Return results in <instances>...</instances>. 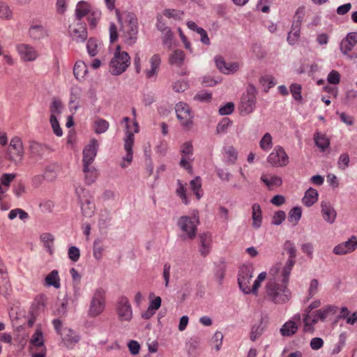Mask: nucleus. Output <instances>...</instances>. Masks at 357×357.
<instances>
[{
    "label": "nucleus",
    "mask_w": 357,
    "mask_h": 357,
    "mask_svg": "<svg viewBox=\"0 0 357 357\" xmlns=\"http://www.w3.org/2000/svg\"><path fill=\"white\" fill-rule=\"evenodd\" d=\"M288 284L280 280V278L269 279L265 287L264 298L275 303L284 304L287 303L291 296Z\"/></svg>",
    "instance_id": "f257e3e1"
},
{
    "label": "nucleus",
    "mask_w": 357,
    "mask_h": 357,
    "mask_svg": "<svg viewBox=\"0 0 357 357\" xmlns=\"http://www.w3.org/2000/svg\"><path fill=\"white\" fill-rule=\"evenodd\" d=\"M122 123L126 124V137L124 138V149L126 152V155L123 158V162L121 163L122 168H126L128 167L133 158L132 147L135 140V133L139 132V126L136 120L133 121L132 125L130 123V119L128 117H124L122 120Z\"/></svg>",
    "instance_id": "f03ea898"
},
{
    "label": "nucleus",
    "mask_w": 357,
    "mask_h": 357,
    "mask_svg": "<svg viewBox=\"0 0 357 357\" xmlns=\"http://www.w3.org/2000/svg\"><path fill=\"white\" fill-rule=\"evenodd\" d=\"M122 38L124 42L129 45H134L137 40L139 26L138 20L135 14L127 13L124 21L121 24Z\"/></svg>",
    "instance_id": "7ed1b4c3"
},
{
    "label": "nucleus",
    "mask_w": 357,
    "mask_h": 357,
    "mask_svg": "<svg viewBox=\"0 0 357 357\" xmlns=\"http://www.w3.org/2000/svg\"><path fill=\"white\" fill-rule=\"evenodd\" d=\"M106 305V291L102 288L98 287L96 289L92 294L89 310L88 316L95 318L101 314Z\"/></svg>",
    "instance_id": "20e7f679"
},
{
    "label": "nucleus",
    "mask_w": 357,
    "mask_h": 357,
    "mask_svg": "<svg viewBox=\"0 0 357 357\" xmlns=\"http://www.w3.org/2000/svg\"><path fill=\"white\" fill-rule=\"evenodd\" d=\"M130 56L128 52L121 51L118 46L109 63V71L112 75H119L126 70L130 64Z\"/></svg>",
    "instance_id": "39448f33"
},
{
    "label": "nucleus",
    "mask_w": 357,
    "mask_h": 357,
    "mask_svg": "<svg viewBox=\"0 0 357 357\" xmlns=\"http://www.w3.org/2000/svg\"><path fill=\"white\" fill-rule=\"evenodd\" d=\"M199 223L195 216H181L179 218L177 225L182 231L180 238L182 240H192L197 234V227Z\"/></svg>",
    "instance_id": "423d86ee"
},
{
    "label": "nucleus",
    "mask_w": 357,
    "mask_h": 357,
    "mask_svg": "<svg viewBox=\"0 0 357 357\" xmlns=\"http://www.w3.org/2000/svg\"><path fill=\"white\" fill-rule=\"evenodd\" d=\"M115 311L119 320L121 322H130L132 319V308L129 299L126 296H121L118 298Z\"/></svg>",
    "instance_id": "0eeeda50"
},
{
    "label": "nucleus",
    "mask_w": 357,
    "mask_h": 357,
    "mask_svg": "<svg viewBox=\"0 0 357 357\" xmlns=\"http://www.w3.org/2000/svg\"><path fill=\"white\" fill-rule=\"evenodd\" d=\"M256 105V89L254 86H249L246 93L241 99L239 110L241 114L247 115L252 113Z\"/></svg>",
    "instance_id": "6e6552de"
},
{
    "label": "nucleus",
    "mask_w": 357,
    "mask_h": 357,
    "mask_svg": "<svg viewBox=\"0 0 357 357\" xmlns=\"http://www.w3.org/2000/svg\"><path fill=\"white\" fill-rule=\"evenodd\" d=\"M24 147L21 138L19 137L12 138L6 152L8 159L16 164L20 163L24 158Z\"/></svg>",
    "instance_id": "1a4fd4ad"
},
{
    "label": "nucleus",
    "mask_w": 357,
    "mask_h": 357,
    "mask_svg": "<svg viewBox=\"0 0 357 357\" xmlns=\"http://www.w3.org/2000/svg\"><path fill=\"white\" fill-rule=\"evenodd\" d=\"M175 111L176 117L181 126L186 129L191 128L193 125V115L189 105L185 102H179L176 105Z\"/></svg>",
    "instance_id": "9d476101"
},
{
    "label": "nucleus",
    "mask_w": 357,
    "mask_h": 357,
    "mask_svg": "<svg viewBox=\"0 0 357 357\" xmlns=\"http://www.w3.org/2000/svg\"><path fill=\"white\" fill-rule=\"evenodd\" d=\"M267 162L275 167H286L289 162V158L283 147L275 146L267 157Z\"/></svg>",
    "instance_id": "9b49d317"
},
{
    "label": "nucleus",
    "mask_w": 357,
    "mask_h": 357,
    "mask_svg": "<svg viewBox=\"0 0 357 357\" xmlns=\"http://www.w3.org/2000/svg\"><path fill=\"white\" fill-rule=\"evenodd\" d=\"M193 152V146L190 142H186L181 145L180 149L181 158L179 164L181 167L185 169L189 172H191L192 170Z\"/></svg>",
    "instance_id": "f8f14e48"
},
{
    "label": "nucleus",
    "mask_w": 357,
    "mask_h": 357,
    "mask_svg": "<svg viewBox=\"0 0 357 357\" xmlns=\"http://www.w3.org/2000/svg\"><path fill=\"white\" fill-rule=\"evenodd\" d=\"M252 276V268L251 267L243 266L240 268L238 274V284L240 289L245 294L251 293L250 284Z\"/></svg>",
    "instance_id": "ddd939ff"
},
{
    "label": "nucleus",
    "mask_w": 357,
    "mask_h": 357,
    "mask_svg": "<svg viewBox=\"0 0 357 357\" xmlns=\"http://www.w3.org/2000/svg\"><path fill=\"white\" fill-rule=\"evenodd\" d=\"M357 44V32H351L343 38L340 44L341 52L349 59L357 58V54H350L354 46Z\"/></svg>",
    "instance_id": "4468645a"
},
{
    "label": "nucleus",
    "mask_w": 357,
    "mask_h": 357,
    "mask_svg": "<svg viewBox=\"0 0 357 357\" xmlns=\"http://www.w3.org/2000/svg\"><path fill=\"white\" fill-rule=\"evenodd\" d=\"M303 331L305 333H312L314 331V326L320 321L324 322L321 311L317 310L312 311L310 314H303Z\"/></svg>",
    "instance_id": "2eb2a0df"
},
{
    "label": "nucleus",
    "mask_w": 357,
    "mask_h": 357,
    "mask_svg": "<svg viewBox=\"0 0 357 357\" xmlns=\"http://www.w3.org/2000/svg\"><path fill=\"white\" fill-rule=\"evenodd\" d=\"M301 320V315L296 314L291 319L286 321L280 328V334L284 337H291L296 333L298 329V324Z\"/></svg>",
    "instance_id": "dca6fc26"
},
{
    "label": "nucleus",
    "mask_w": 357,
    "mask_h": 357,
    "mask_svg": "<svg viewBox=\"0 0 357 357\" xmlns=\"http://www.w3.org/2000/svg\"><path fill=\"white\" fill-rule=\"evenodd\" d=\"M16 50L21 59L24 61H33L38 57L37 50L28 44H19L16 46Z\"/></svg>",
    "instance_id": "f3484780"
},
{
    "label": "nucleus",
    "mask_w": 357,
    "mask_h": 357,
    "mask_svg": "<svg viewBox=\"0 0 357 357\" xmlns=\"http://www.w3.org/2000/svg\"><path fill=\"white\" fill-rule=\"evenodd\" d=\"M99 144L97 139H93L90 141L83 150V165H91L96 155Z\"/></svg>",
    "instance_id": "a211bd4d"
},
{
    "label": "nucleus",
    "mask_w": 357,
    "mask_h": 357,
    "mask_svg": "<svg viewBox=\"0 0 357 357\" xmlns=\"http://www.w3.org/2000/svg\"><path fill=\"white\" fill-rule=\"evenodd\" d=\"M69 34L76 42H84L86 40L88 34L86 24L78 22L74 25L69 26Z\"/></svg>",
    "instance_id": "6ab92c4d"
},
{
    "label": "nucleus",
    "mask_w": 357,
    "mask_h": 357,
    "mask_svg": "<svg viewBox=\"0 0 357 357\" xmlns=\"http://www.w3.org/2000/svg\"><path fill=\"white\" fill-rule=\"evenodd\" d=\"M149 67L144 70V73L148 79H155L158 76L160 66L161 64V57L160 54H155L151 56L149 60Z\"/></svg>",
    "instance_id": "aec40b11"
},
{
    "label": "nucleus",
    "mask_w": 357,
    "mask_h": 357,
    "mask_svg": "<svg viewBox=\"0 0 357 357\" xmlns=\"http://www.w3.org/2000/svg\"><path fill=\"white\" fill-rule=\"evenodd\" d=\"M11 291V284L10 282L7 270L0 259V294L3 296H7Z\"/></svg>",
    "instance_id": "412c9836"
},
{
    "label": "nucleus",
    "mask_w": 357,
    "mask_h": 357,
    "mask_svg": "<svg viewBox=\"0 0 357 357\" xmlns=\"http://www.w3.org/2000/svg\"><path fill=\"white\" fill-rule=\"evenodd\" d=\"M357 248V238L352 236L348 241L338 244L333 248V252L337 255H343L354 251Z\"/></svg>",
    "instance_id": "4be33fe9"
},
{
    "label": "nucleus",
    "mask_w": 357,
    "mask_h": 357,
    "mask_svg": "<svg viewBox=\"0 0 357 357\" xmlns=\"http://www.w3.org/2000/svg\"><path fill=\"white\" fill-rule=\"evenodd\" d=\"M28 33L34 40H41L47 36V30L40 22H32Z\"/></svg>",
    "instance_id": "5701e85b"
},
{
    "label": "nucleus",
    "mask_w": 357,
    "mask_h": 357,
    "mask_svg": "<svg viewBox=\"0 0 357 357\" xmlns=\"http://www.w3.org/2000/svg\"><path fill=\"white\" fill-rule=\"evenodd\" d=\"M60 336L61 337L64 344L68 348H72L80 340L77 333L68 328H63V331Z\"/></svg>",
    "instance_id": "b1692460"
},
{
    "label": "nucleus",
    "mask_w": 357,
    "mask_h": 357,
    "mask_svg": "<svg viewBox=\"0 0 357 357\" xmlns=\"http://www.w3.org/2000/svg\"><path fill=\"white\" fill-rule=\"evenodd\" d=\"M212 236L209 233H204L199 235V252L203 257L207 256L211 249Z\"/></svg>",
    "instance_id": "393cba45"
},
{
    "label": "nucleus",
    "mask_w": 357,
    "mask_h": 357,
    "mask_svg": "<svg viewBox=\"0 0 357 357\" xmlns=\"http://www.w3.org/2000/svg\"><path fill=\"white\" fill-rule=\"evenodd\" d=\"M321 215L325 221L333 224L336 218V211L329 202H322L321 204Z\"/></svg>",
    "instance_id": "a878e982"
},
{
    "label": "nucleus",
    "mask_w": 357,
    "mask_h": 357,
    "mask_svg": "<svg viewBox=\"0 0 357 357\" xmlns=\"http://www.w3.org/2000/svg\"><path fill=\"white\" fill-rule=\"evenodd\" d=\"M93 8L91 5L84 1H79L75 8V16L78 21H80L84 17L89 15Z\"/></svg>",
    "instance_id": "bb28decb"
},
{
    "label": "nucleus",
    "mask_w": 357,
    "mask_h": 357,
    "mask_svg": "<svg viewBox=\"0 0 357 357\" xmlns=\"http://www.w3.org/2000/svg\"><path fill=\"white\" fill-rule=\"evenodd\" d=\"M252 227L256 229H259L262 223V211L260 205L257 203L252 205Z\"/></svg>",
    "instance_id": "cd10ccee"
},
{
    "label": "nucleus",
    "mask_w": 357,
    "mask_h": 357,
    "mask_svg": "<svg viewBox=\"0 0 357 357\" xmlns=\"http://www.w3.org/2000/svg\"><path fill=\"white\" fill-rule=\"evenodd\" d=\"M261 181L271 190L275 187H279L282 183V180L280 176H272L271 174H262Z\"/></svg>",
    "instance_id": "c85d7f7f"
},
{
    "label": "nucleus",
    "mask_w": 357,
    "mask_h": 357,
    "mask_svg": "<svg viewBox=\"0 0 357 357\" xmlns=\"http://www.w3.org/2000/svg\"><path fill=\"white\" fill-rule=\"evenodd\" d=\"M83 172L84 174L85 183L87 185L94 183L98 177L96 169L91 165H83Z\"/></svg>",
    "instance_id": "c756f323"
},
{
    "label": "nucleus",
    "mask_w": 357,
    "mask_h": 357,
    "mask_svg": "<svg viewBox=\"0 0 357 357\" xmlns=\"http://www.w3.org/2000/svg\"><path fill=\"white\" fill-rule=\"evenodd\" d=\"M296 260L293 259H287L282 271L280 274H278L275 278H280V280L289 284V275L291 272V270L295 265Z\"/></svg>",
    "instance_id": "7c9ffc66"
},
{
    "label": "nucleus",
    "mask_w": 357,
    "mask_h": 357,
    "mask_svg": "<svg viewBox=\"0 0 357 357\" xmlns=\"http://www.w3.org/2000/svg\"><path fill=\"white\" fill-rule=\"evenodd\" d=\"M30 344L31 346V349L33 347L43 348L44 339L43 331L40 328H37L34 333L32 335L30 339Z\"/></svg>",
    "instance_id": "2f4dec72"
},
{
    "label": "nucleus",
    "mask_w": 357,
    "mask_h": 357,
    "mask_svg": "<svg viewBox=\"0 0 357 357\" xmlns=\"http://www.w3.org/2000/svg\"><path fill=\"white\" fill-rule=\"evenodd\" d=\"M314 140L315 144L322 151H325L328 148L330 145L329 139L326 137V135L324 133L317 132L314 135Z\"/></svg>",
    "instance_id": "473e14b6"
},
{
    "label": "nucleus",
    "mask_w": 357,
    "mask_h": 357,
    "mask_svg": "<svg viewBox=\"0 0 357 357\" xmlns=\"http://www.w3.org/2000/svg\"><path fill=\"white\" fill-rule=\"evenodd\" d=\"M318 192L317 190L310 188L308 189L303 198V203L306 206H312L315 202H317L318 199Z\"/></svg>",
    "instance_id": "72a5a7b5"
},
{
    "label": "nucleus",
    "mask_w": 357,
    "mask_h": 357,
    "mask_svg": "<svg viewBox=\"0 0 357 357\" xmlns=\"http://www.w3.org/2000/svg\"><path fill=\"white\" fill-rule=\"evenodd\" d=\"M45 283L48 287H54L59 289L61 286L59 272L56 270L52 271L45 278Z\"/></svg>",
    "instance_id": "f704fd0d"
},
{
    "label": "nucleus",
    "mask_w": 357,
    "mask_h": 357,
    "mask_svg": "<svg viewBox=\"0 0 357 357\" xmlns=\"http://www.w3.org/2000/svg\"><path fill=\"white\" fill-rule=\"evenodd\" d=\"M301 32V23L297 22L294 23L291 29L289 31L287 37V41L290 45H294L298 40Z\"/></svg>",
    "instance_id": "c9c22d12"
},
{
    "label": "nucleus",
    "mask_w": 357,
    "mask_h": 357,
    "mask_svg": "<svg viewBox=\"0 0 357 357\" xmlns=\"http://www.w3.org/2000/svg\"><path fill=\"white\" fill-rule=\"evenodd\" d=\"M13 17V11L5 1L0 0V20H10Z\"/></svg>",
    "instance_id": "e433bc0d"
},
{
    "label": "nucleus",
    "mask_w": 357,
    "mask_h": 357,
    "mask_svg": "<svg viewBox=\"0 0 357 357\" xmlns=\"http://www.w3.org/2000/svg\"><path fill=\"white\" fill-rule=\"evenodd\" d=\"M40 241L43 246L46 248L50 254L53 253V246L54 238L52 234L50 233H43L40 235Z\"/></svg>",
    "instance_id": "4c0bfd02"
},
{
    "label": "nucleus",
    "mask_w": 357,
    "mask_h": 357,
    "mask_svg": "<svg viewBox=\"0 0 357 357\" xmlns=\"http://www.w3.org/2000/svg\"><path fill=\"white\" fill-rule=\"evenodd\" d=\"M224 154L229 164H234L238 158V152L233 146L224 147Z\"/></svg>",
    "instance_id": "58836bf2"
},
{
    "label": "nucleus",
    "mask_w": 357,
    "mask_h": 357,
    "mask_svg": "<svg viewBox=\"0 0 357 357\" xmlns=\"http://www.w3.org/2000/svg\"><path fill=\"white\" fill-rule=\"evenodd\" d=\"M185 59V54L181 50H176L169 56V63L172 65L181 66Z\"/></svg>",
    "instance_id": "ea45409f"
},
{
    "label": "nucleus",
    "mask_w": 357,
    "mask_h": 357,
    "mask_svg": "<svg viewBox=\"0 0 357 357\" xmlns=\"http://www.w3.org/2000/svg\"><path fill=\"white\" fill-rule=\"evenodd\" d=\"M81 208L84 216L91 218L94 214L95 204L90 199H86L82 203Z\"/></svg>",
    "instance_id": "a19ab883"
},
{
    "label": "nucleus",
    "mask_w": 357,
    "mask_h": 357,
    "mask_svg": "<svg viewBox=\"0 0 357 357\" xmlns=\"http://www.w3.org/2000/svg\"><path fill=\"white\" fill-rule=\"evenodd\" d=\"M319 310L322 317L326 321L337 312L338 307L335 305H327L319 309Z\"/></svg>",
    "instance_id": "79ce46f5"
},
{
    "label": "nucleus",
    "mask_w": 357,
    "mask_h": 357,
    "mask_svg": "<svg viewBox=\"0 0 357 357\" xmlns=\"http://www.w3.org/2000/svg\"><path fill=\"white\" fill-rule=\"evenodd\" d=\"M87 73V66L84 62L79 61L75 64L73 68V73L76 79H79L83 78Z\"/></svg>",
    "instance_id": "37998d69"
},
{
    "label": "nucleus",
    "mask_w": 357,
    "mask_h": 357,
    "mask_svg": "<svg viewBox=\"0 0 357 357\" xmlns=\"http://www.w3.org/2000/svg\"><path fill=\"white\" fill-rule=\"evenodd\" d=\"M191 190L195 195L197 199H200L202 196V182L199 176H197L195 179L190 182Z\"/></svg>",
    "instance_id": "c03bdc74"
},
{
    "label": "nucleus",
    "mask_w": 357,
    "mask_h": 357,
    "mask_svg": "<svg viewBox=\"0 0 357 357\" xmlns=\"http://www.w3.org/2000/svg\"><path fill=\"white\" fill-rule=\"evenodd\" d=\"M259 83L265 92H268L271 88L275 85L274 77L271 75L262 76L259 79Z\"/></svg>",
    "instance_id": "a18cd8bd"
},
{
    "label": "nucleus",
    "mask_w": 357,
    "mask_h": 357,
    "mask_svg": "<svg viewBox=\"0 0 357 357\" xmlns=\"http://www.w3.org/2000/svg\"><path fill=\"white\" fill-rule=\"evenodd\" d=\"M47 147L45 145L33 142L30 146V150L33 156H43L47 151Z\"/></svg>",
    "instance_id": "49530a36"
},
{
    "label": "nucleus",
    "mask_w": 357,
    "mask_h": 357,
    "mask_svg": "<svg viewBox=\"0 0 357 357\" xmlns=\"http://www.w3.org/2000/svg\"><path fill=\"white\" fill-rule=\"evenodd\" d=\"M273 146V138L270 133L266 132L265 135L262 137L259 142V146L260 148L265 151H269Z\"/></svg>",
    "instance_id": "de8ad7c7"
},
{
    "label": "nucleus",
    "mask_w": 357,
    "mask_h": 357,
    "mask_svg": "<svg viewBox=\"0 0 357 357\" xmlns=\"http://www.w3.org/2000/svg\"><path fill=\"white\" fill-rule=\"evenodd\" d=\"M63 107L62 102L59 98H54L50 107L51 116H56L61 113Z\"/></svg>",
    "instance_id": "09e8293b"
},
{
    "label": "nucleus",
    "mask_w": 357,
    "mask_h": 357,
    "mask_svg": "<svg viewBox=\"0 0 357 357\" xmlns=\"http://www.w3.org/2000/svg\"><path fill=\"white\" fill-rule=\"evenodd\" d=\"M109 128V123L105 119H98L94 122V131L97 134L104 133Z\"/></svg>",
    "instance_id": "8fccbe9b"
},
{
    "label": "nucleus",
    "mask_w": 357,
    "mask_h": 357,
    "mask_svg": "<svg viewBox=\"0 0 357 357\" xmlns=\"http://www.w3.org/2000/svg\"><path fill=\"white\" fill-rule=\"evenodd\" d=\"M101 11L98 9H93L89 14L88 17V21L89 23V25L91 28H95L100 17H101Z\"/></svg>",
    "instance_id": "3c124183"
},
{
    "label": "nucleus",
    "mask_w": 357,
    "mask_h": 357,
    "mask_svg": "<svg viewBox=\"0 0 357 357\" xmlns=\"http://www.w3.org/2000/svg\"><path fill=\"white\" fill-rule=\"evenodd\" d=\"M302 210L301 207H294L289 213V221L296 225L301 218Z\"/></svg>",
    "instance_id": "603ef678"
},
{
    "label": "nucleus",
    "mask_w": 357,
    "mask_h": 357,
    "mask_svg": "<svg viewBox=\"0 0 357 357\" xmlns=\"http://www.w3.org/2000/svg\"><path fill=\"white\" fill-rule=\"evenodd\" d=\"M100 45L98 41L94 38H89L87 45V52L91 56H95L98 53Z\"/></svg>",
    "instance_id": "864d4df0"
},
{
    "label": "nucleus",
    "mask_w": 357,
    "mask_h": 357,
    "mask_svg": "<svg viewBox=\"0 0 357 357\" xmlns=\"http://www.w3.org/2000/svg\"><path fill=\"white\" fill-rule=\"evenodd\" d=\"M284 249L289 254L288 259L296 260V249L293 242L287 241L284 245Z\"/></svg>",
    "instance_id": "5fc2aeb1"
},
{
    "label": "nucleus",
    "mask_w": 357,
    "mask_h": 357,
    "mask_svg": "<svg viewBox=\"0 0 357 357\" xmlns=\"http://www.w3.org/2000/svg\"><path fill=\"white\" fill-rule=\"evenodd\" d=\"M223 335L221 332L217 331L211 339V344L216 351H219L222 344Z\"/></svg>",
    "instance_id": "6e6d98bb"
},
{
    "label": "nucleus",
    "mask_w": 357,
    "mask_h": 357,
    "mask_svg": "<svg viewBox=\"0 0 357 357\" xmlns=\"http://www.w3.org/2000/svg\"><path fill=\"white\" fill-rule=\"evenodd\" d=\"M266 272H262L259 274L258 277L254 282L252 287L251 288V293H252L255 295L257 294L258 289L260 287L261 282L266 279Z\"/></svg>",
    "instance_id": "4d7b16f0"
},
{
    "label": "nucleus",
    "mask_w": 357,
    "mask_h": 357,
    "mask_svg": "<svg viewBox=\"0 0 357 357\" xmlns=\"http://www.w3.org/2000/svg\"><path fill=\"white\" fill-rule=\"evenodd\" d=\"M264 327L261 326V323L258 325L252 326L250 337L252 341H255L259 337H260L264 333Z\"/></svg>",
    "instance_id": "13d9d810"
},
{
    "label": "nucleus",
    "mask_w": 357,
    "mask_h": 357,
    "mask_svg": "<svg viewBox=\"0 0 357 357\" xmlns=\"http://www.w3.org/2000/svg\"><path fill=\"white\" fill-rule=\"evenodd\" d=\"M50 121L54 133L58 137L62 136L63 131L60 127L56 116H50Z\"/></svg>",
    "instance_id": "bf43d9fd"
},
{
    "label": "nucleus",
    "mask_w": 357,
    "mask_h": 357,
    "mask_svg": "<svg viewBox=\"0 0 357 357\" xmlns=\"http://www.w3.org/2000/svg\"><path fill=\"white\" fill-rule=\"evenodd\" d=\"M177 183L178 188L176 189V194L182 199L183 203L187 205L189 203V200L185 193V187L179 180H178Z\"/></svg>",
    "instance_id": "052dcab7"
},
{
    "label": "nucleus",
    "mask_w": 357,
    "mask_h": 357,
    "mask_svg": "<svg viewBox=\"0 0 357 357\" xmlns=\"http://www.w3.org/2000/svg\"><path fill=\"white\" fill-rule=\"evenodd\" d=\"M301 89L302 87L298 84H292L290 86V91L293 96V98L298 101H300L302 100V96H301Z\"/></svg>",
    "instance_id": "680f3d73"
},
{
    "label": "nucleus",
    "mask_w": 357,
    "mask_h": 357,
    "mask_svg": "<svg viewBox=\"0 0 357 357\" xmlns=\"http://www.w3.org/2000/svg\"><path fill=\"white\" fill-rule=\"evenodd\" d=\"M15 178V175L13 174H3L1 177V183L0 185H2L3 188H8L11 182Z\"/></svg>",
    "instance_id": "e2e57ef3"
},
{
    "label": "nucleus",
    "mask_w": 357,
    "mask_h": 357,
    "mask_svg": "<svg viewBox=\"0 0 357 357\" xmlns=\"http://www.w3.org/2000/svg\"><path fill=\"white\" fill-rule=\"evenodd\" d=\"M68 255L70 260L76 262L79 260L80 257L79 250L75 246H71L68 249Z\"/></svg>",
    "instance_id": "0e129e2a"
},
{
    "label": "nucleus",
    "mask_w": 357,
    "mask_h": 357,
    "mask_svg": "<svg viewBox=\"0 0 357 357\" xmlns=\"http://www.w3.org/2000/svg\"><path fill=\"white\" fill-rule=\"evenodd\" d=\"M285 213L282 211H278L273 216L272 224L280 225L285 220Z\"/></svg>",
    "instance_id": "69168bd1"
},
{
    "label": "nucleus",
    "mask_w": 357,
    "mask_h": 357,
    "mask_svg": "<svg viewBox=\"0 0 357 357\" xmlns=\"http://www.w3.org/2000/svg\"><path fill=\"white\" fill-rule=\"evenodd\" d=\"M234 104L231 102L226 103L224 106L220 107L219 113L220 115H229L234 112Z\"/></svg>",
    "instance_id": "338daca9"
},
{
    "label": "nucleus",
    "mask_w": 357,
    "mask_h": 357,
    "mask_svg": "<svg viewBox=\"0 0 357 357\" xmlns=\"http://www.w3.org/2000/svg\"><path fill=\"white\" fill-rule=\"evenodd\" d=\"M327 80L328 83L331 84H337L340 81V75L336 70H332L327 77Z\"/></svg>",
    "instance_id": "774afa93"
}]
</instances>
